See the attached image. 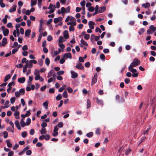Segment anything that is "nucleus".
Returning a JSON list of instances; mask_svg holds the SVG:
<instances>
[{
  "instance_id": "obj_1",
  "label": "nucleus",
  "mask_w": 156,
  "mask_h": 156,
  "mask_svg": "<svg viewBox=\"0 0 156 156\" xmlns=\"http://www.w3.org/2000/svg\"><path fill=\"white\" fill-rule=\"evenodd\" d=\"M140 64V61L136 58H135L134 61L131 63L129 67L131 68H133L134 67H136Z\"/></svg>"
},
{
  "instance_id": "obj_2",
  "label": "nucleus",
  "mask_w": 156,
  "mask_h": 156,
  "mask_svg": "<svg viewBox=\"0 0 156 156\" xmlns=\"http://www.w3.org/2000/svg\"><path fill=\"white\" fill-rule=\"evenodd\" d=\"M156 30V27H154L153 25H151L147 31V34H151Z\"/></svg>"
},
{
  "instance_id": "obj_3",
  "label": "nucleus",
  "mask_w": 156,
  "mask_h": 156,
  "mask_svg": "<svg viewBox=\"0 0 156 156\" xmlns=\"http://www.w3.org/2000/svg\"><path fill=\"white\" fill-rule=\"evenodd\" d=\"M98 75L97 73H95L94 77L92 79V82L91 85H92L96 83L97 81Z\"/></svg>"
},
{
  "instance_id": "obj_4",
  "label": "nucleus",
  "mask_w": 156,
  "mask_h": 156,
  "mask_svg": "<svg viewBox=\"0 0 156 156\" xmlns=\"http://www.w3.org/2000/svg\"><path fill=\"white\" fill-rule=\"evenodd\" d=\"M34 75L36 76L34 78L35 80H37L40 79L41 76L39 75V71L38 70H35L34 72Z\"/></svg>"
},
{
  "instance_id": "obj_5",
  "label": "nucleus",
  "mask_w": 156,
  "mask_h": 156,
  "mask_svg": "<svg viewBox=\"0 0 156 156\" xmlns=\"http://www.w3.org/2000/svg\"><path fill=\"white\" fill-rule=\"evenodd\" d=\"M44 23V21L42 20V19H41L40 21V24H39V32L40 33H41L42 31V26L43 25V23Z\"/></svg>"
},
{
  "instance_id": "obj_6",
  "label": "nucleus",
  "mask_w": 156,
  "mask_h": 156,
  "mask_svg": "<svg viewBox=\"0 0 156 156\" xmlns=\"http://www.w3.org/2000/svg\"><path fill=\"white\" fill-rule=\"evenodd\" d=\"M75 67L76 68H77L79 69L83 70L84 69L83 66L82 64L80 63H79L76 65Z\"/></svg>"
},
{
  "instance_id": "obj_7",
  "label": "nucleus",
  "mask_w": 156,
  "mask_h": 156,
  "mask_svg": "<svg viewBox=\"0 0 156 156\" xmlns=\"http://www.w3.org/2000/svg\"><path fill=\"white\" fill-rule=\"evenodd\" d=\"M62 20V18L61 16L58 18H55L54 19V22L55 23H57L58 22L61 21Z\"/></svg>"
},
{
  "instance_id": "obj_8",
  "label": "nucleus",
  "mask_w": 156,
  "mask_h": 156,
  "mask_svg": "<svg viewBox=\"0 0 156 156\" xmlns=\"http://www.w3.org/2000/svg\"><path fill=\"white\" fill-rule=\"evenodd\" d=\"M95 24L92 21H90L88 23L89 27L91 29H94V25Z\"/></svg>"
},
{
  "instance_id": "obj_9",
  "label": "nucleus",
  "mask_w": 156,
  "mask_h": 156,
  "mask_svg": "<svg viewBox=\"0 0 156 156\" xmlns=\"http://www.w3.org/2000/svg\"><path fill=\"white\" fill-rule=\"evenodd\" d=\"M71 73L72 74L71 77L72 78L75 79L78 76L77 73L73 71H71Z\"/></svg>"
},
{
  "instance_id": "obj_10",
  "label": "nucleus",
  "mask_w": 156,
  "mask_h": 156,
  "mask_svg": "<svg viewBox=\"0 0 156 156\" xmlns=\"http://www.w3.org/2000/svg\"><path fill=\"white\" fill-rule=\"evenodd\" d=\"M31 30L30 29H28L26 30L25 31V35L27 37H29L30 36V33H31Z\"/></svg>"
},
{
  "instance_id": "obj_11",
  "label": "nucleus",
  "mask_w": 156,
  "mask_h": 156,
  "mask_svg": "<svg viewBox=\"0 0 156 156\" xmlns=\"http://www.w3.org/2000/svg\"><path fill=\"white\" fill-rule=\"evenodd\" d=\"M64 57L66 58H69L71 59L72 58V56L70 53H66L64 55Z\"/></svg>"
},
{
  "instance_id": "obj_12",
  "label": "nucleus",
  "mask_w": 156,
  "mask_h": 156,
  "mask_svg": "<svg viewBox=\"0 0 156 156\" xmlns=\"http://www.w3.org/2000/svg\"><path fill=\"white\" fill-rule=\"evenodd\" d=\"M80 42L81 43V44H80V46L82 47V44L86 46H88V44L86 42H85V41L82 38L81 39Z\"/></svg>"
},
{
  "instance_id": "obj_13",
  "label": "nucleus",
  "mask_w": 156,
  "mask_h": 156,
  "mask_svg": "<svg viewBox=\"0 0 156 156\" xmlns=\"http://www.w3.org/2000/svg\"><path fill=\"white\" fill-rule=\"evenodd\" d=\"M63 35L65 39H68L69 37L68 31L67 30H65L63 33Z\"/></svg>"
},
{
  "instance_id": "obj_14",
  "label": "nucleus",
  "mask_w": 156,
  "mask_h": 156,
  "mask_svg": "<svg viewBox=\"0 0 156 156\" xmlns=\"http://www.w3.org/2000/svg\"><path fill=\"white\" fill-rule=\"evenodd\" d=\"M7 44V39L6 38L4 37L2 40V46H5Z\"/></svg>"
},
{
  "instance_id": "obj_15",
  "label": "nucleus",
  "mask_w": 156,
  "mask_h": 156,
  "mask_svg": "<svg viewBox=\"0 0 156 156\" xmlns=\"http://www.w3.org/2000/svg\"><path fill=\"white\" fill-rule=\"evenodd\" d=\"M18 81L19 83H23L25 81V78L24 77L20 78L18 79Z\"/></svg>"
},
{
  "instance_id": "obj_16",
  "label": "nucleus",
  "mask_w": 156,
  "mask_h": 156,
  "mask_svg": "<svg viewBox=\"0 0 156 156\" xmlns=\"http://www.w3.org/2000/svg\"><path fill=\"white\" fill-rule=\"evenodd\" d=\"M106 8L104 6L100 7H99V12L100 13H102L106 10Z\"/></svg>"
},
{
  "instance_id": "obj_17",
  "label": "nucleus",
  "mask_w": 156,
  "mask_h": 156,
  "mask_svg": "<svg viewBox=\"0 0 156 156\" xmlns=\"http://www.w3.org/2000/svg\"><path fill=\"white\" fill-rule=\"evenodd\" d=\"M16 5H14L13 6V8H11L9 10V12H12L16 11Z\"/></svg>"
},
{
  "instance_id": "obj_18",
  "label": "nucleus",
  "mask_w": 156,
  "mask_h": 156,
  "mask_svg": "<svg viewBox=\"0 0 156 156\" xmlns=\"http://www.w3.org/2000/svg\"><path fill=\"white\" fill-rule=\"evenodd\" d=\"M150 4L149 3H146L142 4V6L146 8H147L150 6Z\"/></svg>"
},
{
  "instance_id": "obj_19",
  "label": "nucleus",
  "mask_w": 156,
  "mask_h": 156,
  "mask_svg": "<svg viewBox=\"0 0 156 156\" xmlns=\"http://www.w3.org/2000/svg\"><path fill=\"white\" fill-rule=\"evenodd\" d=\"M3 32L4 36H7L9 33V30L8 29H6L5 30H4Z\"/></svg>"
},
{
  "instance_id": "obj_20",
  "label": "nucleus",
  "mask_w": 156,
  "mask_h": 156,
  "mask_svg": "<svg viewBox=\"0 0 156 156\" xmlns=\"http://www.w3.org/2000/svg\"><path fill=\"white\" fill-rule=\"evenodd\" d=\"M97 102L98 104L99 105H103V101L99 99L98 98L96 99Z\"/></svg>"
},
{
  "instance_id": "obj_21",
  "label": "nucleus",
  "mask_w": 156,
  "mask_h": 156,
  "mask_svg": "<svg viewBox=\"0 0 156 156\" xmlns=\"http://www.w3.org/2000/svg\"><path fill=\"white\" fill-rule=\"evenodd\" d=\"M128 69L133 73H136L137 71L135 69H133V68H131L130 67H129Z\"/></svg>"
},
{
  "instance_id": "obj_22",
  "label": "nucleus",
  "mask_w": 156,
  "mask_h": 156,
  "mask_svg": "<svg viewBox=\"0 0 156 156\" xmlns=\"http://www.w3.org/2000/svg\"><path fill=\"white\" fill-rule=\"evenodd\" d=\"M7 146L9 147H11L12 146V144L10 142V140H6V141Z\"/></svg>"
},
{
  "instance_id": "obj_23",
  "label": "nucleus",
  "mask_w": 156,
  "mask_h": 156,
  "mask_svg": "<svg viewBox=\"0 0 156 156\" xmlns=\"http://www.w3.org/2000/svg\"><path fill=\"white\" fill-rule=\"evenodd\" d=\"M25 66L27 67H28L29 68H30L32 67L33 65L31 63H30L29 62V63L28 62V61L27 60V62H26Z\"/></svg>"
},
{
  "instance_id": "obj_24",
  "label": "nucleus",
  "mask_w": 156,
  "mask_h": 156,
  "mask_svg": "<svg viewBox=\"0 0 156 156\" xmlns=\"http://www.w3.org/2000/svg\"><path fill=\"white\" fill-rule=\"evenodd\" d=\"M40 132L41 134H46L47 133L46 129L45 128H43L41 129Z\"/></svg>"
},
{
  "instance_id": "obj_25",
  "label": "nucleus",
  "mask_w": 156,
  "mask_h": 156,
  "mask_svg": "<svg viewBox=\"0 0 156 156\" xmlns=\"http://www.w3.org/2000/svg\"><path fill=\"white\" fill-rule=\"evenodd\" d=\"M93 135V132H90L87 133L86 136L89 138L91 137Z\"/></svg>"
},
{
  "instance_id": "obj_26",
  "label": "nucleus",
  "mask_w": 156,
  "mask_h": 156,
  "mask_svg": "<svg viewBox=\"0 0 156 156\" xmlns=\"http://www.w3.org/2000/svg\"><path fill=\"white\" fill-rule=\"evenodd\" d=\"M19 92L21 94V95H23L25 94V90L24 88H21L19 90Z\"/></svg>"
},
{
  "instance_id": "obj_27",
  "label": "nucleus",
  "mask_w": 156,
  "mask_h": 156,
  "mask_svg": "<svg viewBox=\"0 0 156 156\" xmlns=\"http://www.w3.org/2000/svg\"><path fill=\"white\" fill-rule=\"evenodd\" d=\"M45 63L46 65L48 66L50 63V60L48 58H47L45 60Z\"/></svg>"
},
{
  "instance_id": "obj_28",
  "label": "nucleus",
  "mask_w": 156,
  "mask_h": 156,
  "mask_svg": "<svg viewBox=\"0 0 156 156\" xmlns=\"http://www.w3.org/2000/svg\"><path fill=\"white\" fill-rule=\"evenodd\" d=\"M96 134L99 135L101 134V129L100 128H97L96 129L95 131Z\"/></svg>"
},
{
  "instance_id": "obj_29",
  "label": "nucleus",
  "mask_w": 156,
  "mask_h": 156,
  "mask_svg": "<svg viewBox=\"0 0 156 156\" xmlns=\"http://www.w3.org/2000/svg\"><path fill=\"white\" fill-rule=\"evenodd\" d=\"M91 102L89 99H88L87 101V108H89L90 107Z\"/></svg>"
},
{
  "instance_id": "obj_30",
  "label": "nucleus",
  "mask_w": 156,
  "mask_h": 156,
  "mask_svg": "<svg viewBox=\"0 0 156 156\" xmlns=\"http://www.w3.org/2000/svg\"><path fill=\"white\" fill-rule=\"evenodd\" d=\"M11 76L10 74H9L7 75L5 77L4 81L6 82L10 78Z\"/></svg>"
},
{
  "instance_id": "obj_31",
  "label": "nucleus",
  "mask_w": 156,
  "mask_h": 156,
  "mask_svg": "<svg viewBox=\"0 0 156 156\" xmlns=\"http://www.w3.org/2000/svg\"><path fill=\"white\" fill-rule=\"evenodd\" d=\"M54 71L53 70H51L48 73L47 76L48 78H49L52 76V74L54 73Z\"/></svg>"
},
{
  "instance_id": "obj_32",
  "label": "nucleus",
  "mask_w": 156,
  "mask_h": 156,
  "mask_svg": "<svg viewBox=\"0 0 156 156\" xmlns=\"http://www.w3.org/2000/svg\"><path fill=\"white\" fill-rule=\"evenodd\" d=\"M144 31V28H141L138 31V34L140 35L142 34Z\"/></svg>"
},
{
  "instance_id": "obj_33",
  "label": "nucleus",
  "mask_w": 156,
  "mask_h": 156,
  "mask_svg": "<svg viewBox=\"0 0 156 156\" xmlns=\"http://www.w3.org/2000/svg\"><path fill=\"white\" fill-rule=\"evenodd\" d=\"M37 0H31V6H33L35 5L37 3Z\"/></svg>"
},
{
  "instance_id": "obj_34",
  "label": "nucleus",
  "mask_w": 156,
  "mask_h": 156,
  "mask_svg": "<svg viewBox=\"0 0 156 156\" xmlns=\"http://www.w3.org/2000/svg\"><path fill=\"white\" fill-rule=\"evenodd\" d=\"M50 138V136L49 134H47L45 135H44V139L46 140H49Z\"/></svg>"
},
{
  "instance_id": "obj_35",
  "label": "nucleus",
  "mask_w": 156,
  "mask_h": 156,
  "mask_svg": "<svg viewBox=\"0 0 156 156\" xmlns=\"http://www.w3.org/2000/svg\"><path fill=\"white\" fill-rule=\"evenodd\" d=\"M31 122V119L30 118H27L26 120V125L27 126L29 125Z\"/></svg>"
},
{
  "instance_id": "obj_36",
  "label": "nucleus",
  "mask_w": 156,
  "mask_h": 156,
  "mask_svg": "<svg viewBox=\"0 0 156 156\" xmlns=\"http://www.w3.org/2000/svg\"><path fill=\"white\" fill-rule=\"evenodd\" d=\"M63 96L64 98H67L68 97V94L66 91H64L63 93Z\"/></svg>"
},
{
  "instance_id": "obj_37",
  "label": "nucleus",
  "mask_w": 156,
  "mask_h": 156,
  "mask_svg": "<svg viewBox=\"0 0 156 156\" xmlns=\"http://www.w3.org/2000/svg\"><path fill=\"white\" fill-rule=\"evenodd\" d=\"M63 123L61 122H59V123H58L57 125L56 126H57V127H59V128H62L63 127Z\"/></svg>"
},
{
  "instance_id": "obj_38",
  "label": "nucleus",
  "mask_w": 156,
  "mask_h": 156,
  "mask_svg": "<svg viewBox=\"0 0 156 156\" xmlns=\"http://www.w3.org/2000/svg\"><path fill=\"white\" fill-rule=\"evenodd\" d=\"M15 84V82L14 81H12L9 83L8 85V86L9 87H12V86H14Z\"/></svg>"
},
{
  "instance_id": "obj_39",
  "label": "nucleus",
  "mask_w": 156,
  "mask_h": 156,
  "mask_svg": "<svg viewBox=\"0 0 156 156\" xmlns=\"http://www.w3.org/2000/svg\"><path fill=\"white\" fill-rule=\"evenodd\" d=\"M55 5H53L52 4H50L49 5V7H48V9H53V8H54L55 9Z\"/></svg>"
},
{
  "instance_id": "obj_40",
  "label": "nucleus",
  "mask_w": 156,
  "mask_h": 156,
  "mask_svg": "<svg viewBox=\"0 0 156 156\" xmlns=\"http://www.w3.org/2000/svg\"><path fill=\"white\" fill-rule=\"evenodd\" d=\"M48 101H46L43 103V105L44 106L47 107L48 106Z\"/></svg>"
},
{
  "instance_id": "obj_41",
  "label": "nucleus",
  "mask_w": 156,
  "mask_h": 156,
  "mask_svg": "<svg viewBox=\"0 0 156 156\" xmlns=\"http://www.w3.org/2000/svg\"><path fill=\"white\" fill-rule=\"evenodd\" d=\"M64 41V38L62 36H60L59 38V43H62Z\"/></svg>"
},
{
  "instance_id": "obj_42",
  "label": "nucleus",
  "mask_w": 156,
  "mask_h": 156,
  "mask_svg": "<svg viewBox=\"0 0 156 156\" xmlns=\"http://www.w3.org/2000/svg\"><path fill=\"white\" fill-rule=\"evenodd\" d=\"M15 97H12L10 99V102L12 104H13L15 102Z\"/></svg>"
},
{
  "instance_id": "obj_43",
  "label": "nucleus",
  "mask_w": 156,
  "mask_h": 156,
  "mask_svg": "<svg viewBox=\"0 0 156 156\" xmlns=\"http://www.w3.org/2000/svg\"><path fill=\"white\" fill-rule=\"evenodd\" d=\"M27 133L26 131H24L22 133V136L23 138L27 136Z\"/></svg>"
},
{
  "instance_id": "obj_44",
  "label": "nucleus",
  "mask_w": 156,
  "mask_h": 156,
  "mask_svg": "<svg viewBox=\"0 0 156 156\" xmlns=\"http://www.w3.org/2000/svg\"><path fill=\"white\" fill-rule=\"evenodd\" d=\"M9 100H7L5 101V108H7L9 106Z\"/></svg>"
},
{
  "instance_id": "obj_45",
  "label": "nucleus",
  "mask_w": 156,
  "mask_h": 156,
  "mask_svg": "<svg viewBox=\"0 0 156 156\" xmlns=\"http://www.w3.org/2000/svg\"><path fill=\"white\" fill-rule=\"evenodd\" d=\"M38 64L40 65V66H41L43 64V61L42 60H40L38 62Z\"/></svg>"
},
{
  "instance_id": "obj_46",
  "label": "nucleus",
  "mask_w": 156,
  "mask_h": 156,
  "mask_svg": "<svg viewBox=\"0 0 156 156\" xmlns=\"http://www.w3.org/2000/svg\"><path fill=\"white\" fill-rule=\"evenodd\" d=\"M4 137V138H6L8 137V133L6 131H4L3 132Z\"/></svg>"
},
{
  "instance_id": "obj_47",
  "label": "nucleus",
  "mask_w": 156,
  "mask_h": 156,
  "mask_svg": "<svg viewBox=\"0 0 156 156\" xmlns=\"http://www.w3.org/2000/svg\"><path fill=\"white\" fill-rule=\"evenodd\" d=\"M64 73V72L63 70H61L59 71L57 73V74L58 75H62Z\"/></svg>"
},
{
  "instance_id": "obj_48",
  "label": "nucleus",
  "mask_w": 156,
  "mask_h": 156,
  "mask_svg": "<svg viewBox=\"0 0 156 156\" xmlns=\"http://www.w3.org/2000/svg\"><path fill=\"white\" fill-rule=\"evenodd\" d=\"M47 126V124L45 122H43L41 124V126L43 128H44L46 127Z\"/></svg>"
},
{
  "instance_id": "obj_49",
  "label": "nucleus",
  "mask_w": 156,
  "mask_h": 156,
  "mask_svg": "<svg viewBox=\"0 0 156 156\" xmlns=\"http://www.w3.org/2000/svg\"><path fill=\"white\" fill-rule=\"evenodd\" d=\"M32 154V151L30 150H28L26 152V154L27 155H30Z\"/></svg>"
},
{
  "instance_id": "obj_50",
  "label": "nucleus",
  "mask_w": 156,
  "mask_h": 156,
  "mask_svg": "<svg viewBox=\"0 0 156 156\" xmlns=\"http://www.w3.org/2000/svg\"><path fill=\"white\" fill-rule=\"evenodd\" d=\"M75 28L74 27L72 26H70L69 27V31L71 32L72 31H74V30Z\"/></svg>"
},
{
  "instance_id": "obj_51",
  "label": "nucleus",
  "mask_w": 156,
  "mask_h": 156,
  "mask_svg": "<svg viewBox=\"0 0 156 156\" xmlns=\"http://www.w3.org/2000/svg\"><path fill=\"white\" fill-rule=\"evenodd\" d=\"M62 98L61 95L59 94L56 96V99L57 100L59 101Z\"/></svg>"
},
{
  "instance_id": "obj_52",
  "label": "nucleus",
  "mask_w": 156,
  "mask_h": 156,
  "mask_svg": "<svg viewBox=\"0 0 156 156\" xmlns=\"http://www.w3.org/2000/svg\"><path fill=\"white\" fill-rule=\"evenodd\" d=\"M28 47L27 45H25L23 46L22 48V49L23 51H25L28 49Z\"/></svg>"
},
{
  "instance_id": "obj_53",
  "label": "nucleus",
  "mask_w": 156,
  "mask_h": 156,
  "mask_svg": "<svg viewBox=\"0 0 156 156\" xmlns=\"http://www.w3.org/2000/svg\"><path fill=\"white\" fill-rule=\"evenodd\" d=\"M66 11V9L64 7H62L61 8V12L62 13H64Z\"/></svg>"
},
{
  "instance_id": "obj_54",
  "label": "nucleus",
  "mask_w": 156,
  "mask_h": 156,
  "mask_svg": "<svg viewBox=\"0 0 156 156\" xmlns=\"http://www.w3.org/2000/svg\"><path fill=\"white\" fill-rule=\"evenodd\" d=\"M53 39V38L51 36L49 35L47 37V40L48 41H51Z\"/></svg>"
},
{
  "instance_id": "obj_55",
  "label": "nucleus",
  "mask_w": 156,
  "mask_h": 156,
  "mask_svg": "<svg viewBox=\"0 0 156 156\" xmlns=\"http://www.w3.org/2000/svg\"><path fill=\"white\" fill-rule=\"evenodd\" d=\"M15 95L16 97H19L20 95H21L19 91H16L15 92Z\"/></svg>"
},
{
  "instance_id": "obj_56",
  "label": "nucleus",
  "mask_w": 156,
  "mask_h": 156,
  "mask_svg": "<svg viewBox=\"0 0 156 156\" xmlns=\"http://www.w3.org/2000/svg\"><path fill=\"white\" fill-rule=\"evenodd\" d=\"M95 31L96 32H99L100 33H101L102 32L101 30L98 27H97L95 29Z\"/></svg>"
},
{
  "instance_id": "obj_57",
  "label": "nucleus",
  "mask_w": 156,
  "mask_h": 156,
  "mask_svg": "<svg viewBox=\"0 0 156 156\" xmlns=\"http://www.w3.org/2000/svg\"><path fill=\"white\" fill-rule=\"evenodd\" d=\"M18 50V49L17 48H14L13 49L12 51V54H14Z\"/></svg>"
},
{
  "instance_id": "obj_58",
  "label": "nucleus",
  "mask_w": 156,
  "mask_h": 156,
  "mask_svg": "<svg viewBox=\"0 0 156 156\" xmlns=\"http://www.w3.org/2000/svg\"><path fill=\"white\" fill-rule=\"evenodd\" d=\"M94 10V8L93 7H90L88 9V10L91 12H93Z\"/></svg>"
},
{
  "instance_id": "obj_59",
  "label": "nucleus",
  "mask_w": 156,
  "mask_h": 156,
  "mask_svg": "<svg viewBox=\"0 0 156 156\" xmlns=\"http://www.w3.org/2000/svg\"><path fill=\"white\" fill-rule=\"evenodd\" d=\"M7 27L8 28H12V24L11 23L9 22V23L7 24Z\"/></svg>"
},
{
  "instance_id": "obj_60",
  "label": "nucleus",
  "mask_w": 156,
  "mask_h": 156,
  "mask_svg": "<svg viewBox=\"0 0 156 156\" xmlns=\"http://www.w3.org/2000/svg\"><path fill=\"white\" fill-rule=\"evenodd\" d=\"M138 73H133L132 74L133 77H136L138 76Z\"/></svg>"
},
{
  "instance_id": "obj_61",
  "label": "nucleus",
  "mask_w": 156,
  "mask_h": 156,
  "mask_svg": "<svg viewBox=\"0 0 156 156\" xmlns=\"http://www.w3.org/2000/svg\"><path fill=\"white\" fill-rule=\"evenodd\" d=\"M43 51L45 53H47L48 51V49L46 47H44L43 48Z\"/></svg>"
},
{
  "instance_id": "obj_62",
  "label": "nucleus",
  "mask_w": 156,
  "mask_h": 156,
  "mask_svg": "<svg viewBox=\"0 0 156 156\" xmlns=\"http://www.w3.org/2000/svg\"><path fill=\"white\" fill-rule=\"evenodd\" d=\"M34 130L33 129H31L30 132V134L33 135L34 134Z\"/></svg>"
},
{
  "instance_id": "obj_63",
  "label": "nucleus",
  "mask_w": 156,
  "mask_h": 156,
  "mask_svg": "<svg viewBox=\"0 0 156 156\" xmlns=\"http://www.w3.org/2000/svg\"><path fill=\"white\" fill-rule=\"evenodd\" d=\"M19 147V145L18 144H15V145L14 146L13 148V150H16L17 149V148L18 147Z\"/></svg>"
},
{
  "instance_id": "obj_64",
  "label": "nucleus",
  "mask_w": 156,
  "mask_h": 156,
  "mask_svg": "<svg viewBox=\"0 0 156 156\" xmlns=\"http://www.w3.org/2000/svg\"><path fill=\"white\" fill-rule=\"evenodd\" d=\"M14 154V152L12 151H10L8 154V156H12Z\"/></svg>"
}]
</instances>
